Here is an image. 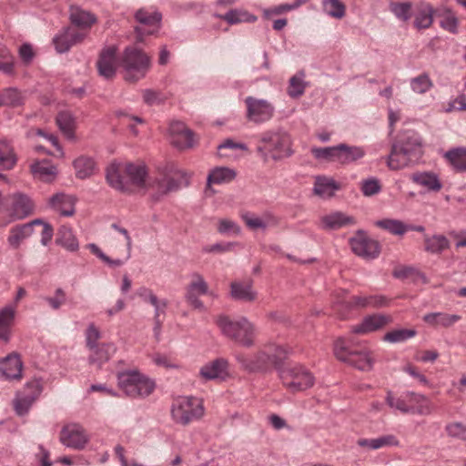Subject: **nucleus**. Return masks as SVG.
Wrapping results in <instances>:
<instances>
[{
	"instance_id": "1",
	"label": "nucleus",
	"mask_w": 466,
	"mask_h": 466,
	"mask_svg": "<svg viewBox=\"0 0 466 466\" xmlns=\"http://www.w3.org/2000/svg\"><path fill=\"white\" fill-rule=\"evenodd\" d=\"M182 177L179 170L167 167L149 174L145 165L114 162L106 168V181L116 190L123 193L149 194L158 200L178 188Z\"/></svg>"
},
{
	"instance_id": "2",
	"label": "nucleus",
	"mask_w": 466,
	"mask_h": 466,
	"mask_svg": "<svg viewBox=\"0 0 466 466\" xmlns=\"http://www.w3.org/2000/svg\"><path fill=\"white\" fill-rule=\"evenodd\" d=\"M289 350L275 344L262 347L253 355L239 353L236 356L241 367L250 372L263 371L279 365L287 358Z\"/></svg>"
},
{
	"instance_id": "3",
	"label": "nucleus",
	"mask_w": 466,
	"mask_h": 466,
	"mask_svg": "<svg viewBox=\"0 0 466 466\" xmlns=\"http://www.w3.org/2000/svg\"><path fill=\"white\" fill-rule=\"evenodd\" d=\"M215 322L221 333L235 343L249 348L254 344L255 328L246 318L232 319L226 315H219Z\"/></svg>"
},
{
	"instance_id": "4",
	"label": "nucleus",
	"mask_w": 466,
	"mask_h": 466,
	"mask_svg": "<svg viewBox=\"0 0 466 466\" xmlns=\"http://www.w3.org/2000/svg\"><path fill=\"white\" fill-rule=\"evenodd\" d=\"M289 136L283 131H266L259 136L257 152L264 162L279 160L289 157L290 151Z\"/></svg>"
},
{
	"instance_id": "5",
	"label": "nucleus",
	"mask_w": 466,
	"mask_h": 466,
	"mask_svg": "<svg viewBox=\"0 0 466 466\" xmlns=\"http://www.w3.org/2000/svg\"><path fill=\"white\" fill-rule=\"evenodd\" d=\"M279 379L290 392L303 391L314 385L313 374L305 366L289 364L279 370Z\"/></svg>"
},
{
	"instance_id": "6",
	"label": "nucleus",
	"mask_w": 466,
	"mask_h": 466,
	"mask_svg": "<svg viewBox=\"0 0 466 466\" xmlns=\"http://www.w3.org/2000/svg\"><path fill=\"white\" fill-rule=\"evenodd\" d=\"M203 400L195 397H179L174 400L171 407L173 420L181 425H187L204 416Z\"/></svg>"
},
{
	"instance_id": "7",
	"label": "nucleus",
	"mask_w": 466,
	"mask_h": 466,
	"mask_svg": "<svg viewBox=\"0 0 466 466\" xmlns=\"http://www.w3.org/2000/svg\"><path fill=\"white\" fill-rule=\"evenodd\" d=\"M149 65L148 56L136 47L126 48L120 63L124 77L129 82H137L143 78L148 71Z\"/></svg>"
},
{
	"instance_id": "8",
	"label": "nucleus",
	"mask_w": 466,
	"mask_h": 466,
	"mask_svg": "<svg viewBox=\"0 0 466 466\" xmlns=\"http://www.w3.org/2000/svg\"><path fill=\"white\" fill-rule=\"evenodd\" d=\"M334 354L337 359L361 370H370L374 363L371 350L367 348L352 350L349 348V342L343 338L335 341Z\"/></svg>"
},
{
	"instance_id": "9",
	"label": "nucleus",
	"mask_w": 466,
	"mask_h": 466,
	"mask_svg": "<svg viewBox=\"0 0 466 466\" xmlns=\"http://www.w3.org/2000/svg\"><path fill=\"white\" fill-rule=\"evenodd\" d=\"M120 389L129 397H147L155 389V382L137 370L121 372L118 375Z\"/></svg>"
},
{
	"instance_id": "10",
	"label": "nucleus",
	"mask_w": 466,
	"mask_h": 466,
	"mask_svg": "<svg viewBox=\"0 0 466 466\" xmlns=\"http://www.w3.org/2000/svg\"><path fill=\"white\" fill-rule=\"evenodd\" d=\"M245 105L247 118L253 123L261 124L273 117L275 108L271 103L265 99L248 96L245 99Z\"/></svg>"
},
{
	"instance_id": "11",
	"label": "nucleus",
	"mask_w": 466,
	"mask_h": 466,
	"mask_svg": "<svg viewBox=\"0 0 466 466\" xmlns=\"http://www.w3.org/2000/svg\"><path fill=\"white\" fill-rule=\"evenodd\" d=\"M390 300L382 295H370V296H351L348 297L342 291L341 297L339 296L336 303L345 304L347 308H383L389 305Z\"/></svg>"
},
{
	"instance_id": "12",
	"label": "nucleus",
	"mask_w": 466,
	"mask_h": 466,
	"mask_svg": "<svg viewBox=\"0 0 466 466\" xmlns=\"http://www.w3.org/2000/svg\"><path fill=\"white\" fill-rule=\"evenodd\" d=\"M208 283L199 274H194L186 287L185 299L189 306L196 309H204V304L199 299L202 295L209 294Z\"/></svg>"
},
{
	"instance_id": "13",
	"label": "nucleus",
	"mask_w": 466,
	"mask_h": 466,
	"mask_svg": "<svg viewBox=\"0 0 466 466\" xmlns=\"http://www.w3.org/2000/svg\"><path fill=\"white\" fill-rule=\"evenodd\" d=\"M352 251L364 258H375L380 253L379 243L359 230L350 240Z\"/></svg>"
},
{
	"instance_id": "14",
	"label": "nucleus",
	"mask_w": 466,
	"mask_h": 466,
	"mask_svg": "<svg viewBox=\"0 0 466 466\" xmlns=\"http://www.w3.org/2000/svg\"><path fill=\"white\" fill-rule=\"evenodd\" d=\"M135 16L139 23V25L136 27L139 41H142L143 35H151L157 31L161 20V15L157 12L141 8L136 13Z\"/></svg>"
},
{
	"instance_id": "15",
	"label": "nucleus",
	"mask_w": 466,
	"mask_h": 466,
	"mask_svg": "<svg viewBox=\"0 0 466 466\" xmlns=\"http://www.w3.org/2000/svg\"><path fill=\"white\" fill-rule=\"evenodd\" d=\"M6 211L13 221L25 218L29 215V197L27 194L18 191L10 194Z\"/></svg>"
},
{
	"instance_id": "16",
	"label": "nucleus",
	"mask_w": 466,
	"mask_h": 466,
	"mask_svg": "<svg viewBox=\"0 0 466 466\" xmlns=\"http://www.w3.org/2000/svg\"><path fill=\"white\" fill-rule=\"evenodd\" d=\"M23 377V362L17 354L12 353L0 360V379L14 381Z\"/></svg>"
},
{
	"instance_id": "17",
	"label": "nucleus",
	"mask_w": 466,
	"mask_h": 466,
	"mask_svg": "<svg viewBox=\"0 0 466 466\" xmlns=\"http://www.w3.org/2000/svg\"><path fill=\"white\" fill-rule=\"evenodd\" d=\"M113 228L117 230L119 233L123 234L126 240V246H127V255L126 257L116 259H112L108 256H106L96 244H88L86 246V248L90 250L92 254L99 258L101 260H103L105 263L108 264L111 267H120L124 265L131 257V247H132V240L131 238L127 232V229L123 228H119L116 225H113Z\"/></svg>"
},
{
	"instance_id": "18",
	"label": "nucleus",
	"mask_w": 466,
	"mask_h": 466,
	"mask_svg": "<svg viewBox=\"0 0 466 466\" xmlns=\"http://www.w3.org/2000/svg\"><path fill=\"white\" fill-rule=\"evenodd\" d=\"M169 135L171 143L180 149L191 147L195 143L194 134L179 121L170 124Z\"/></svg>"
},
{
	"instance_id": "19",
	"label": "nucleus",
	"mask_w": 466,
	"mask_h": 466,
	"mask_svg": "<svg viewBox=\"0 0 466 466\" xmlns=\"http://www.w3.org/2000/svg\"><path fill=\"white\" fill-rule=\"evenodd\" d=\"M391 317L382 314H372L365 317L361 323L351 328V332L359 335H366L379 329L391 322Z\"/></svg>"
},
{
	"instance_id": "20",
	"label": "nucleus",
	"mask_w": 466,
	"mask_h": 466,
	"mask_svg": "<svg viewBox=\"0 0 466 466\" xmlns=\"http://www.w3.org/2000/svg\"><path fill=\"white\" fill-rule=\"evenodd\" d=\"M60 441L67 447L82 449L87 441V436L84 429L78 424L65 426L60 433Z\"/></svg>"
},
{
	"instance_id": "21",
	"label": "nucleus",
	"mask_w": 466,
	"mask_h": 466,
	"mask_svg": "<svg viewBox=\"0 0 466 466\" xmlns=\"http://www.w3.org/2000/svg\"><path fill=\"white\" fill-rule=\"evenodd\" d=\"M229 375L228 363L224 359H217L203 365L199 370V377L203 380H224Z\"/></svg>"
},
{
	"instance_id": "22",
	"label": "nucleus",
	"mask_w": 466,
	"mask_h": 466,
	"mask_svg": "<svg viewBox=\"0 0 466 466\" xmlns=\"http://www.w3.org/2000/svg\"><path fill=\"white\" fill-rule=\"evenodd\" d=\"M31 174L34 179L51 184L58 175V169L49 159L35 160L31 165Z\"/></svg>"
},
{
	"instance_id": "23",
	"label": "nucleus",
	"mask_w": 466,
	"mask_h": 466,
	"mask_svg": "<svg viewBox=\"0 0 466 466\" xmlns=\"http://www.w3.org/2000/svg\"><path fill=\"white\" fill-rule=\"evenodd\" d=\"M241 218L246 226L252 230L277 227L279 222V218L271 213L257 216L250 212H245L241 214Z\"/></svg>"
},
{
	"instance_id": "24",
	"label": "nucleus",
	"mask_w": 466,
	"mask_h": 466,
	"mask_svg": "<svg viewBox=\"0 0 466 466\" xmlns=\"http://www.w3.org/2000/svg\"><path fill=\"white\" fill-rule=\"evenodd\" d=\"M118 61L116 58V48L107 47L104 49L97 61V69L99 75L105 78H111L115 76Z\"/></svg>"
},
{
	"instance_id": "25",
	"label": "nucleus",
	"mask_w": 466,
	"mask_h": 466,
	"mask_svg": "<svg viewBox=\"0 0 466 466\" xmlns=\"http://www.w3.org/2000/svg\"><path fill=\"white\" fill-rule=\"evenodd\" d=\"M410 178L414 184L425 188L428 192L437 193L442 188V183L434 172H414Z\"/></svg>"
},
{
	"instance_id": "26",
	"label": "nucleus",
	"mask_w": 466,
	"mask_h": 466,
	"mask_svg": "<svg viewBox=\"0 0 466 466\" xmlns=\"http://www.w3.org/2000/svg\"><path fill=\"white\" fill-rule=\"evenodd\" d=\"M394 144L399 145L408 156L412 157L417 161L422 154L420 137L413 131L406 132Z\"/></svg>"
},
{
	"instance_id": "27",
	"label": "nucleus",
	"mask_w": 466,
	"mask_h": 466,
	"mask_svg": "<svg viewBox=\"0 0 466 466\" xmlns=\"http://www.w3.org/2000/svg\"><path fill=\"white\" fill-rule=\"evenodd\" d=\"M85 39V32H76L75 27H68L54 39L56 49L59 53L66 52L73 45Z\"/></svg>"
},
{
	"instance_id": "28",
	"label": "nucleus",
	"mask_w": 466,
	"mask_h": 466,
	"mask_svg": "<svg viewBox=\"0 0 466 466\" xmlns=\"http://www.w3.org/2000/svg\"><path fill=\"white\" fill-rule=\"evenodd\" d=\"M440 16L441 11L435 10L428 3H420L416 6L414 14V26L418 29L429 28L433 22V16Z\"/></svg>"
},
{
	"instance_id": "29",
	"label": "nucleus",
	"mask_w": 466,
	"mask_h": 466,
	"mask_svg": "<svg viewBox=\"0 0 466 466\" xmlns=\"http://www.w3.org/2000/svg\"><path fill=\"white\" fill-rule=\"evenodd\" d=\"M356 224L354 217L348 216L343 212H332L320 218V227L324 229L336 230L343 227Z\"/></svg>"
},
{
	"instance_id": "30",
	"label": "nucleus",
	"mask_w": 466,
	"mask_h": 466,
	"mask_svg": "<svg viewBox=\"0 0 466 466\" xmlns=\"http://www.w3.org/2000/svg\"><path fill=\"white\" fill-rule=\"evenodd\" d=\"M70 19L72 23L70 27H75L76 32H85V38L96 23V17L92 14L79 8H72Z\"/></svg>"
},
{
	"instance_id": "31",
	"label": "nucleus",
	"mask_w": 466,
	"mask_h": 466,
	"mask_svg": "<svg viewBox=\"0 0 466 466\" xmlns=\"http://www.w3.org/2000/svg\"><path fill=\"white\" fill-rule=\"evenodd\" d=\"M416 161L412 157L408 156L399 145L393 144L387 159V165L391 170H399Z\"/></svg>"
},
{
	"instance_id": "32",
	"label": "nucleus",
	"mask_w": 466,
	"mask_h": 466,
	"mask_svg": "<svg viewBox=\"0 0 466 466\" xmlns=\"http://www.w3.org/2000/svg\"><path fill=\"white\" fill-rule=\"evenodd\" d=\"M252 285L251 279L233 281L230 285L232 298L248 302L253 301L256 299V292L253 290Z\"/></svg>"
},
{
	"instance_id": "33",
	"label": "nucleus",
	"mask_w": 466,
	"mask_h": 466,
	"mask_svg": "<svg viewBox=\"0 0 466 466\" xmlns=\"http://www.w3.org/2000/svg\"><path fill=\"white\" fill-rule=\"evenodd\" d=\"M89 350V363L100 367L114 355L116 347L113 343H100Z\"/></svg>"
},
{
	"instance_id": "34",
	"label": "nucleus",
	"mask_w": 466,
	"mask_h": 466,
	"mask_svg": "<svg viewBox=\"0 0 466 466\" xmlns=\"http://www.w3.org/2000/svg\"><path fill=\"white\" fill-rule=\"evenodd\" d=\"M423 321L432 327L449 328L461 320V317L457 314H448L445 312L428 313L423 316Z\"/></svg>"
},
{
	"instance_id": "35",
	"label": "nucleus",
	"mask_w": 466,
	"mask_h": 466,
	"mask_svg": "<svg viewBox=\"0 0 466 466\" xmlns=\"http://www.w3.org/2000/svg\"><path fill=\"white\" fill-rule=\"evenodd\" d=\"M15 317V306L7 305L0 309V339L5 342L9 340Z\"/></svg>"
},
{
	"instance_id": "36",
	"label": "nucleus",
	"mask_w": 466,
	"mask_h": 466,
	"mask_svg": "<svg viewBox=\"0 0 466 466\" xmlns=\"http://www.w3.org/2000/svg\"><path fill=\"white\" fill-rule=\"evenodd\" d=\"M365 156V150L361 147L349 146L347 144L339 145L338 163L348 165L355 162Z\"/></svg>"
},
{
	"instance_id": "37",
	"label": "nucleus",
	"mask_w": 466,
	"mask_h": 466,
	"mask_svg": "<svg viewBox=\"0 0 466 466\" xmlns=\"http://www.w3.org/2000/svg\"><path fill=\"white\" fill-rule=\"evenodd\" d=\"M76 198L73 196L58 193L52 197L50 204L56 210L64 216H72L75 213Z\"/></svg>"
},
{
	"instance_id": "38",
	"label": "nucleus",
	"mask_w": 466,
	"mask_h": 466,
	"mask_svg": "<svg viewBox=\"0 0 466 466\" xmlns=\"http://www.w3.org/2000/svg\"><path fill=\"white\" fill-rule=\"evenodd\" d=\"M339 187V185L331 177H317L314 183V194L327 198L332 197Z\"/></svg>"
},
{
	"instance_id": "39",
	"label": "nucleus",
	"mask_w": 466,
	"mask_h": 466,
	"mask_svg": "<svg viewBox=\"0 0 466 466\" xmlns=\"http://www.w3.org/2000/svg\"><path fill=\"white\" fill-rule=\"evenodd\" d=\"M236 176V171L230 167H217L210 170L208 176V187L229 183L235 179Z\"/></svg>"
},
{
	"instance_id": "40",
	"label": "nucleus",
	"mask_w": 466,
	"mask_h": 466,
	"mask_svg": "<svg viewBox=\"0 0 466 466\" xmlns=\"http://www.w3.org/2000/svg\"><path fill=\"white\" fill-rule=\"evenodd\" d=\"M31 234L39 238V241L43 246H47L54 235L53 227L40 219L31 220Z\"/></svg>"
},
{
	"instance_id": "41",
	"label": "nucleus",
	"mask_w": 466,
	"mask_h": 466,
	"mask_svg": "<svg viewBox=\"0 0 466 466\" xmlns=\"http://www.w3.org/2000/svg\"><path fill=\"white\" fill-rule=\"evenodd\" d=\"M56 242L70 252H75L79 248L77 238L72 229L66 226H62L58 229Z\"/></svg>"
},
{
	"instance_id": "42",
	"label": "nucleus",
	"mask_w": 466,
	"mask_h": 466,
	"mask_svg": "<svg viewBox=\"0 0 466 466\" xmlns=\"http://www.w3.org/2000/svg\"><path fill=\"white\" fill-rule=\"evenodd\" d=\"M56 123L63 134L69 139L75 137L76 119L69 111H61L56 116Z\"/></svg>"
},
{
	"instance_id": "43",
	"label": "nucleus",
	"mask_w": 466,
	"mask_h": 466,
	"mask_svg": "<svg viewBox=\"0 0 466 466\" xmlns=\"http://www.w3.org/2000/svg\"><path fill=\"white\" fill-rule=\"evenodd\" d=\"M219 17L230 25L240 23H254L258 19L256 15L249 14L248 11L243 9H231L224 15H220Z\"/></svg>"
},
{
	"instance_id": "44",
	"label": "nucleus",
	"mask_w": 466,
	"mask_h": 466,
	"mask_svg": "<svg viewBox=\"0 0 466 466\" xmlns=\"http://www.w3.org/2000/svg\"><path fill=\"white\" fill-rule=\"evenodd\" d=\"M425 250L431 253H441L450 247V241L443 235H433L424 237Z\"/></svg>"
},
{
	"instance_id": "45",
	"label": "nucleus",
	"mask_w": 466,
	"mask_h": 466,
	"mask_svg": "<svg viewBox=\"0 0 466 466\" xmlns=\"http://www.w3.org/2000/svg\"><path fill=\"white\" fill-rule=\"evenodd\" d=\"M408 403L411 404L410 412L419 414H429L431 412L430 401L423 396L415 393H407Z\"/></svg>"
},
{
	"instance_id": "46",
	"label": "nucleus",
	"mask_w": 466,
	"mask_h": 466,
	"mask_svg": "<svg viewBox=\"0 0 466 466\" xmlns=\"http://www.w3.org/2000/svg\"><path fill=\"white\" fill-rule=\"evenodd\" d=\"M445 157L457 171H460V172L466 171V148L465 147H458L455 149L449 150L445 154Z\"/></svg>"
},
{
	"instance_id": "47",
	"label": "nucleus",
	"mask_w": 466,
	"mask_h": 466,
	"mask_svg": "<svg viewBox=\"0 0 466 466\" xmlns=\"http://www.w3.org/2000/svg\"><path fill=\"white\" fill-rule=\"evenodd\" d=\"M76 177L84 179L90 177L95 170V162L92 158L80 157L74 161Z\"/></svg>"
},
{
	"instance_id": "48",
	"label": "nucleus",
	"mask_w": 466,
	"mask_h": 466,
	"mask_svg": "<svg viewBox=\"0 0 466 466\" xmlns=\"http://www.w3.org/2000/svg\"><path fill=\"white\" fill-rule=\"evenodd\" d=\"M25 101V96L16 88H6L0 93V106H16Z\"/></svg>"
},
{
	"instance_id": "49",
	"label": "nucleus",
	"mask_w": 466,
	"mask_h": 466,
	"mask_svg": "<svg viewBox=\"0 0 466 466\" xmlns=\"http://www.w3.org/2000/svg\"><path fill=\"white\" fill-rule=\"evenodd\" d=\"M304 77L303 73H298L289 79L288 94L290 97L298 98L304 94L307 86Z\"/></svg>"
},
{
	"instance_id": "50",
	"label": "nucleus",
	"mask_w": 466,
	"mask_h": 466,
	"mask_svg": "<svg viewBox=\"0 0 466 466\" xmlns=\"http://www.w3.org/2000/svg\"><path fill=\"white\" fill-rule=\"evenodd\" d=\"M375 225L394 235H403L409 230V226L397 219L378 220Z\"/></svg>"
},
{
	"instance_id": "51",
	"label": "nucleus",
	"mask_w": 466,
	"mask_h": 466,
	"mask_svg": "<svg viewBox=\"0 0 466 466\" xmlns=\"http://www.w3.org/2000/svg\"><path fill=\"white\" fill-rule=\"evenodd\" d=\"M311 154L316 159L338 162L339 145L328 147H312Z\"/></svg>"
},
{
	"instance_id": "52",
	"label": "nucleus",
	"mask_w": 466,
	"mask_h": 466,
	"mask_svg": "<svg viewBox=\"0 0 466 466\" xmlns=\"http://www.w3.org/2000/svg\"><path fill=\"white\" fill-rule=\"evenodd\" d=\"M410 86L414 93L425 94L433 86V83L427 74H420L410 80Z\"/></svg>"
},
{
	"instance_id": "53",
	"label": "nucleus",
	"mask_w": 466,
	"mask_h": 466,
	"mask_svg": "<svg viewBox=\"0 0 466 466\" xmlns=\"http://www.w3.org/2000/svg\"><path fill=\"white\" fill-rule=\"evenodd\" d=\"M15 411L19 416H24L29 409V395L25 388L24 390H17L13 400Z\"/></svg>"
},
{
	"instance_id": "54",
	"label": "nucleus",
	"mask_w": 466,
	"mask_h": 466,
	"mask_svg": "<svg viewBox=\"0 0 466 466\" xmlns=\"http://www.w3.org/2000/svg\"><path fill=\"white\" fill-rule=\"evenodd\" d=\"M16 162L13 148L9 144L0 141V167L11 169Z\"/></svg>"
},
{
	"instance_id": "55",
	"label": "nucleus",
	"mask_w": 466,
	"mask_h": 466,
	"mask_svg": "<svg viewBox=\"0 0 466 466\" xmlns=\"http://www.w3.org/2000/svg\"><path fill=\"white\" fill-rule=\"evenodd\" d=\"M324 11L330 16L341 19L346 13L345 5L339 0H322Z\"/></svg>"
},
{
	"instance_id": "56",
	"label": "nucleus",
	"mask_w": 466,
	"mask_h": 466,
	"mask_svg": "<svg viewBox=\"0 0 466 466\" xmlns=\"http://www.w3.org/2000/svg\"><path fill=\"white\" fill-rule=\"evenodd\" d=\"M416 335L414 329H393L384 335V340L390 343L403 342Z\"/></svg>"
},
{
	"instance_id": "57",
	"label": "nucleus",
	"mask_w": 466,
	"mask_h": 466,
	"mask_svg": "<svg viewBox=\"0 0 466 466\" xmlns=\"http://www.w3.org/2000/svg\"><path fill=\"white\" fill-rule=\"evenodd\" d=\"M28 224L16 226L11 229L8 241L11 246L17 248L27 237Z\"/></svg>"
},
{
	"instance_id": "58",
	"label": "nucleus",
	"mask_w": 466,
	"mask_h": 466,
	"mask_svg": "<svg viewBox=\"0 0 466 466\" xmlns=\"http://www.w3.org/2000/svg\"><path fill=\"white\" fill-rule=\"evenodd\" d=\"M218 231L222 235H239L240 227L233 220L228 218H221L218 222Z\"/></svg>"
},
{
	"instance_id": "59",
	"label": "nucleus",
	"mask_w": 466,
	"mask_h": 466,
	"mask_svg": "<svg viewBox=\"0 0 466 466\" xmlns=\"http://www.w3.org/2000/svg\"><path fill=\"white\" fill-rule=\"evenodd\" d=\"M386 401L390 408H395L403 413L410 412V408L412 407L411 404L408 403L406 395L395 398L390 392H389Z\"/></svg>"
},
{
	"instance_id": "60",
	"label": "nucleus",
	"mask_w": 466,
	"mask_h": 466,
	"mask_svg": "<svg viewBox=\"0 0 466 466\" xmlns=\"http://www.w3.org/2000/svg\"><path fill=\"white\" fill-rule=\"evenodd\" d=\"M14 69V58L9 50L5 46H0V71L5 74H11Z\"/></svg>"
},
{
	"instance_id": "61",
	"label": "nucleus",
	"mask_w": 466,
	"mask_h": 466,
	"mask_svg": "<svg viewBox=\"0 0 466 466\" xmlns=\"http://www.w3.org/2000/svg\"><path fill=\"white\" fill-rule=\"evenodd\" d=\"M390 10L398 18L403 21L411 17V5L410 3H392Z\"/></svg>"
},
{
	"instance_id": "62",
	"label": "nucleus",
	"mask_w": 466,
	"mask_h": 466,
	"mask_svg": "<svg viewBox=\"0 0 466 466\" xmlns=\"http://www.w3.org/2000/svg\"><path fill=\"white\" fill-rule=\"evenodd\" d=\"M447 434L452 438L466 441V426L460 422H451L446 425Z\"/></svg>"
},
{
	"instance_id": "63",
	"label": "nucleus",
	"mask_w": 466,
	"mask_h": 466,
	"mask_svg": "<svg viewBox=\"0 0 466 466\" xmlns=\"http://www.w3.org/2000/svg\"><path fill=\"white\" fill-rule=\"evenodd\" d=\"M375 450H380L387 447H397L400 445V441L393 434L382 435L375 438Z\"/></svg>"
},
{
	"instance_id": "64",
	"label": "nucleus",
	"mask_w": 466,
	"mask_h": 466,
	"mask_svg": "<svg viewBox=\"0 0 466 466\" xmlns=\"http://www.w3.org/2000/svg\"><path fill=\"white\" fill-rule=\"evenodd\" d=\"M380 181L376 178L367 179L361 184L362 193L367 197L376 195L380 191Z\"/></svg>"
}]
</instances>
